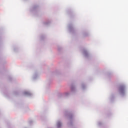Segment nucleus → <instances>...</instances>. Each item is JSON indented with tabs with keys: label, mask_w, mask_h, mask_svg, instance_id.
<instances>
[{
	"label": "nucleus",
	"mask_w": 128,
	"mask_h": 128,
	"mask_svg": "<svg viewBox=\"0 0 128 128\" xmlns=\"http://www.w3.org/2000/svg\"><path fill=\"white\" fill-rule=\"evenodd\" d=\"M119 92H124V86H120L119 87Z\"/></svg>",
	"instance_id": "f257e3e1"
},
{
	"label": "nucleus",
	"mask_w": 128,
	"mask_h": 128,
	"mask_svg": "<svg viewBox=\"0 0 128 128\" xmlns=\"http://www.w3.org/2000/svg\"><path fill=\"white\" fill-rule=\"evenodd\" d=\"M61 126H62V124H60V122H58L57 123V126H58V128H60Z\"/></svg>",
	"instance_id": "f03ea898"
}]
</instances>
